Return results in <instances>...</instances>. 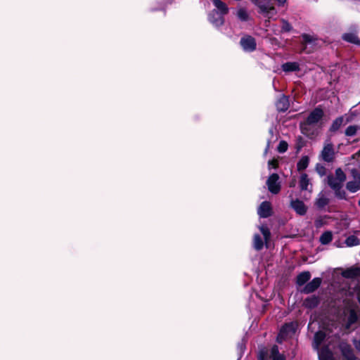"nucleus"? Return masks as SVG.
I'll list each match as a JSON object with an SVG mask.
<instances>
[{"label": "nucleus", "mask_w": 360, "mask_h": 360, "mask_svg": "<svg viewBox=\"0 0 360 360\" xmlns=\"http://www.w3.org/2000/svg\"><path fill=\"white\" fill-rule=\"evenodd\" d=\"M346 178V174L340 168L336 169L334 174L327 176L328 185L334 191L335 197L341 200L347 199L346 191L343 189Z\"/></svg>", "instance_id": "nucleus-1"}, {"label": "nucleus", "mask_w": 360, "mask_h": 360, "mask_svg": "<svg viewBox=\"0 0 360 360\" xmlns=\"http://www.w3.org/2000/svg\"><path fill=\"white\" fill-rule=\"evenodd\" d=\"M259 8V12L265 17L271 18L276 14L271 0H251Z\"/></svg>", "instance_id": "nucleus-2"}, {"label": "nucleus", "mask_w": 360, "mask_h": 360, "mask_svg": "<svg viewBox=\"0 0 360 360\" xmlns=\"http://www.w3.org/2000/svg\"><path fill=\"white\" fill-rule=\"evenodd\" d=\"M297 328V323L294 322H290L285 324L278 333L277 337V341L278 342H282V341L286 340L288 338H291L295 335Z\"/></svg>", "instance_id": "nucleus-3"}, {"label": "nucleus", "mask_w": 360, "mask_h": 360, "mask_svg": "<svg viewBox=\"0 0 360 360\" xmlns=\"http://www.w3.org/2000/svg\"><path fill=\"white\" fill-rule=\"evenodd\" d=\"M323 114V111L321 108H316L309 113L306 121L302 124V129L306 128V125L317 124L322 119Z\"/></svg>", "instance_id": "nucleus-4"}, {"label": "nucleus", "mask_w": 360, "mask_h": 360, "mask_svg": "<svg viewBox=\"0 0 360 360\" xmlns=\"http://www.w3.org/2000/svg\"><path fill=\"white\" fill-rule=\"evenodd\" d=\"M351 173L353 179L347 181L346 188L351 193H356L360 190V174L356 169H352Z\"/></svg>", "instance_id": "nucleus-5"}, {"label": "nucleus", "mask_w": 360, "mask_h": 360, "mask_svg": "<svg viewBox=\"0 0 360 360\" xmlns=\"http://www.w3.org/2000/svg\"><path fill=\"white\" fill-rule=\"evenodd\" d=\"M321 157L325 162H331L333 161L335 158V151L333 145L330 141H326L324 143Z\"/></svg>", "instance_id": "nucleus-6"}, {"label": "nucleus", "mask_w": 360, "mask_h": 360, "mask_svg": "<svg viewBox=\"0 0 360 360\" xmlns=\"http://www.w3.org/2000/svg\"><path fill=\"white\" fill-rule=\"evenodd\" d=\"M269 191L273 194H277L281 190V183L277 174H272L266 181Z\"/></svg>", "instance_id": "nucleus-7"}, {"label": "nucleus", "mask_w": 360, "mask_h": 360, "mask_svg": "<svg viewBox=\"0 0 360 360\" xmlns=\"http://www.w3.org/2000/svg\"><path fill=\"white\" fill-rule=\"evenodd\" d=\"M240 45L244 51L251 52L256 49L255 39L251 36H245L241 38Z\"/></svg>", "instance_id": "nucleus-8"}, {"label": "nucleus", "mask_w": 360, "mask_h": 360, "mask_svg": "<svg viewBox=\"0 0 360 360\" xmlns=\"http://www.w3.org/2000/svg\"><path fill=\"white\" fill-rule=\"evenodd\" d=\"M340 350L342 354V356L347 360H355L356 356L354 355V351L351 346L347 342H341L339 345Z\"/></svg>", "instance_id": "nucleus-9"}, {"label": "nucleus", "mask_w": 360, "mask_h": 360, "mask_svg": "<svg viewBox=\"0 0 360 360\" xmlns=\"http://www.w3.org/2000/svg\"><path fill=\"white\" fill-rule=\"evenodd\" d=\"M259 360H285V357L279 353L278 347L274 345L271 349V353L269 358L263 353H260Z\"/></svg>", "instance_id": "nucleus-10"}, {"label": "nucleus", "mask_w": 360, "mask_h": 360, "mask_svg": "<svg viewBox=\"0 0 360 360\" xmlns=\"http://www.w3.org/2000/svg\"><path fill=\"white\" fill-rule=\"evenodd\" d=\"M352 120L353 117L352 114L345 115L344 116L340 117L333 121L330 129L332 131H337L342 124H347Z\"/></svg>", "instance_id": "nucleus-11"}, {"label": "nucleus", "mask_w": 360, "mask_h": 360, "mask_svg": "<svg viewBox=\"0 0 360 360\" xmlns=\"http://www.w3.org/2000/svg\"><path fill=\"white\" fill-rule=\"evenodd\" d=\"M290 207L299 215H304L307 210V207L304 203L298 199L292 200L290 202Z\"/></svg>", "instance_id": "nucleus-12"}, {"label": "nucleus", "mask_w": 360, "mask_h": 360, "mask_svg": "<svg viewBox=\"0 0 360 360\" xmlns=\"http://www.w3.org/2000/svg\"><path fill=\"white\" fill-rule=\"evenodd\" d=\"M257 213L260 217L266 218L271 214V206L269 202L264 201L262 202L257 210Z\"/></svg>", "instance_id": "nucleus-13"}, {"label": "nucleus", "mask_w": 360, "mask_h": 360, "mask_svg": "<svg viewBox=\"0 0 360 360\" xmlns=\"http://www.w3.org/2000/svg\"><path fill=\"white\" fill-rule=\"evenodd\" d=\"M209 21L215 27L222 25L224 22L223 15L214 11L209 15Z\"/></svg>", "instance_id": "nucleus-14"}, {"label": "nucleus", "mask_w": 360, "mask_h": 360, "mask_svg": "<svg viewBox=\"0 0 360 360\" xmlns=\"http://www.w3.org/2000/svg\"><path fill=\"white\" fill-rule=\"evenodd\" d=\"M321 284V278H314L311 281L308 283L302 290L304 293H311L316 290Z\"/></svg>", "instance_id": "nucleus-15"}, {"label": "nucleus", "mask_w": 360, "mask_h": 360, "mask_svg": "<svg viewBox=\"0 0 360 360\" xmlns=\"http://www.w3.org/2000/svg\"><path fill=\"white\" fill-rule=\"evenodd\" d=\"M302 43L305 46V49H307L308 46L314 47L318 44L319 40L314 35L304 34L302 35Z\"/></svg>", "instance_id": "nucleus-16"}, {"label": "nucleus", "mask_w": 360, "mask_h": 360, "mask_svg": "<svg viewBox=\"0 0 360 360\" xmlns=\"http://www.w3.org/2000/svg\"><path fill=\"white\" fill-rule=\"evenodd\" d=\"M290 103L288 98L285 96H281L276 103V108L278 111L284 112L289 108Z\"/></svg>", "instance_id": "nucleus-17"}, {"label": "nucleus", "mask_w": 360, "mask_h": 360, "mask_svg": "<svg viewBox=\"0 0 360 360\" xmlns=\"http://www.w3.org/2000/svg\"><path fill=\"white\" fill-rule=\"evenodd\" d=\"M329 203V198L323 193H320L315 202V205L320 210L325 208Z\"/></svg>", "instance_id": "nucleus-18"}, {"label": "nucleus", "mask_w": 360, "mask_h": 360, "mask_svg": "<svg viewBox=\"0 0 360 360\" xmlns=\"http://www.w3.org/2000/svg\"><path fill=\"white\" fill-rule=\"evenodd\" d=\"M318 354L319 360H335L333 352L328 347L319 350Z\"/></svg>", "instance_id": "nucleus-19"}, {"label": "nucleus", "mask_w": 360, "mask_h": 360, "mask_svg": "<svg viewBox=\"0 0 360 360\" xmlns=\"http://www.w3.org/2000/svg\"><path fill=\"white\" fill-rule=\"evenodd\" d=\"M345 278H354L360 276V267H352L342 271Z\"/></svg>", "instance_id": "nucleus-20"}, {"label": "nucleus", "mask_w": 360, "mask_h": 360, "mask_svg": "<svg viewBox=\"0 0 360 360\" xmlns=\"http://www.w3.org/2000/svg\"><path fill=\"white\" fill-rule=\"evenodd\" d=\"M357 319L358 316L356 311L354 309H350L348 316L347 317L345 328L347 329L350 328V327L357 321Z\"/></svg>", "instance_id": "nucleus-21"}, {"label": "nucleus", "mask_w": 360, "mask_h": 360, "mask_svg": "<svg viewBox=\"0 0 360 360\" xmlns=\"http://www.w3.org/2000/svg\"><path fill=\"white\" fill-rule=\"evenodd\" d=\"M281 68L285 72H295L300 70V64L297 62H288L283 63Z\"/></svg>", "instance_id": "nucleus-22"}, {"label": "nucleus", "mask_w": 360, "mask_h": 360, "mask_svg": "<svg viewBox=\"0 0 360 360\" xmlns=\"http://www.w3.org/2000/svg\"><path fill=\"white\" fill-rule=\"evenodd\" d=\"M327 335L328 334L323 331H318L315 333L314 338V347L316 349H319V346Z\"/></svg>", "instance_id": "nucleus-23"}, {"label": "nucleus", "mask_w": 360, "mask_h": 360, "mask_svg": "<svg viewBox=\"0 0 360 360\" xmlns=\"http://www.w3.org/2000/svg\"><path fill=\"white\" fill-rule=\"evenodd\" d=\"M319 297L316 296H311L304 300L303 305L309 309L316 307L319 304Z\"/></svg>", "instance_id": "nucleus-24"}, {"label": "nucleus", "mask_w": 360, "mask_h": 360, "mask_svg": "<svg viewBox=\"0 0 360 360\" xmlns=\"http://www.w3.org/2000/svg\"><path fill=\"white\" fill-rule=\"evenodd\" d=\"M213 4L219 11V14L225 15L228 13L229 8L225 3L220 0H212Z\"/></svg>", "instance_id": "nucleus-25"}, {"label": "nucleus", "mask_w": 360, "mask_h": 360, "mask_svg": "<svg viewBox=\"0 0 360 360\" xmlns=\"http://www.w3.org/2000/svg\"><path fill=\"white\" fill-rule=\"evenodd\" d=\"M236 15L240 20L243 22L248 21L250 19L249 13L245 8H238Z\"/></svg>", "instance_id": "nucleus-26"}, {"label": "nucleus", "mask_w": 360, "mask_h": 360, "mask_svg": "<svg viewBox=\"0 0 360 360\" xmlns=\"http://www.w3.org/2000/svg\"><path fill=\"white\" fill-rule=\"evenodd\" d=\"M311 278V274L309 271H304L300 274L297 277V283L299 285H302L307 283Z\"/></svg>", "instance_id": "nucleus-27"}, {"label": "nucleus", "mask_w": 360, "mask_h": 360, "mask_svg": "<svg viewBox=\"0 0 360 360\" xmlns=\"http://www.w3.org/2000/svg\"><path fill=\"white\" fill-rule=\"evenodd\" d=\"M342 39L346 41L353 44H360V40L359 39L357 35L354 33H345L342 35Z\"/></svg>", "instance_id": "nucleus-28"}, {"label": "nucleus", "mask_w": 360, "mask_h": 360, "mask_svg": "<svg viewBox=\"0 0 360 360\" xmlns=\"http://www.w3.org/2000/svg\"><path fill=\"white\" fill-rule=\"evenodd\" d=\"M253 246L255 250H260L263 248L264 242L259 234H255L253 238Z\"/></svg>", "instance_id": "nucleus-29"}, {"label": "nucleus", "mask_w": 360, "mask_h": 360, "mask_svg": "<svg viewBox=\"0 0 360 360\" xmlns=\"http://www.w3.org/2000/svg\"><path fill=\"white\" fill-rule=\"evenodd\" d=\"M360 130V125H350L345 130V135L347 136H353Z\"/></svg>", "instance_id": "nucleus-30"}, {"label": "nucleus", "mask_w": 360, "mask_h": 360, "mask_svg": "<svg viewBox=\"0 0 360 360\" xmlns=\"http://www.w3.org/2000/svg\"><path fill=\"white\" fill-rule=\"evenodd\" d=\"M309 158L307 156L302 157L297 162V167L299 171L305 169L309 165Z\"/></svg>", "instance_id": "nucleus-31"}, {"label": "nucleus", "mask_w": 360, "mask_h": 360, "mask_svg": "<svg viewBox=\"0 0 360 360\" xmlns=\"http://www.w3.org/2000/svg\"><path fill=\"white\" fill-rule=\"evenodd\" d=\"M309 184V180L306 174H302L300 176V186L302 190H307Z\"/></svg>", "instance_id": "nucleus-32"}, {"label": "nucleus", "mask_w": 360, "mask_h": 360, "mask_svg": "<svg viewBox=\"0 0 360 360\" xmlns=\"http://www.w3.org/2000/svg\"><path fill=\"white\" fill-rule=\"evenodd\" d=\"M359 243V239L354 235L348 236L345 240L346 245L349 247L358 245Z\"/></svg>", "instance_id": "nucleus-33"}, {"label": "nucleus", "mask_w": 360, "mask_h": 360, "mask_svg": "<svg viewBox=\"0 0 360 360\" xmlns=\"http://www.w3.org/2000/svg\"><path fill=\"white\" fill-rule=\"evenodd\" d=\"M332 238H333V236H332L331 232L326 231V232H324L321 236L320 242L321 243V244L326 245L332 240Z\"/></svg>", "instance_id": "nucleus-34"}, {"label": "nucleus", "mask_w": 360, "mask_h": 360, "mask_svg": "<svg viewBox=\"0 0 360 360\" xmlns=\"http://www.w3.org/2000/svg\"><path fill=\"white\" fill-rule=\"evenodd\" d=\"M259 230L262 233L266 243H267L270 238V231L268 227L265 225H262L259 226Z\"/></svg>", "instance_id": "nucleus-35"}, {"label": "nucleus", "mask_w": 360, "mask_h": 360, "mask_svg": "<svg viewBox=\"0 0 360 360\" xmlns=\"http://www.w3.org/2000/svg\"><path fill=\"white\" fill-rule=\"evenodd\" d=\"M288 145L286 141H281L277 147V150L279 153H285L288 150Z\"/></svg>", "instance_id": "nucleus-36"}, {"label": "nucleus", "mask_w": 360, "mask_h": 360, "mask_svg": "<svg viewBox=\"0 0 360 360\" xmlns=\"http://www.w3.org/2000/svg\"><path fill=\"white\" fill-rule=\"evenodd\" d=\"M352 160H356V162H354L352 164L356 165L360 169V150L352 156Z\"/></svg>", "instance_id": "nucleus-37"}, {"label": "nucleus", "mask_w": 360, "mask_h": 360, "mask_svg": "<svg viewBox=\"0 0 360 360\" xmlns=\"http://www.w3.org/2000/svg\"><path fill=\"white\" fill-rule=\"evenodd\" d=\"M282 31L283 32H289L290 30H291V26L285 20H282Z\"/></svg>", "instance_id": "nucleus-38"}, {"label": "nucleus", "mask_w": 360, "mask_h": 360, "mask_svg": "<svg viewBox=\"0 0 360 360\" xmlns=\"http://www.w3.org/2000/svg\"><path fill=\"white\" fill-rule=\"evenodd\" d=\"M278 162L276 160H271L268 162L269 168H276L277 167Z\"/></svg>", "instance_id": "nucleus-39"}, {"label": "nucleus", "mask_w": 360, "mask_h": 360, "mask_svg": "<svg viewBox=\"0 0 360 360\" xmlns=\"http://www.w3.org/2000/svg\"><path fill=\"white\" fill-rule=\"evenodd\" d=\"M325 167L323 166H317L316 171L319 174L320 176H323L325 174Z\"/></svg>", "instance_id": "nucleus-40"}, {"label": "nucleus", "mask_w": 360, "mask_h": 360, "mask_svg": "<svg viewBox=\"0 0 360 360\" xmlns=\"http://www.w3.org/2000/svg\"><path fill=\"white\" fill-rule=\"evenodd\" d=\"M287 0H276L278 6H283Z\"/></svg>", "instance_id": "nucleus-41"}, {"label": "nucleus", "mask_w": 360, "mask_h": 360, "mask_svg": "<svg viewBox=\"0 0 360 360\" xmlns=\"http://www.w3.org/2000/svg\"><path fill=\"white\" fill-rule=\"evenodd\" d=\"M296 184V179H292V181L290 182V187H294Z\"/></svg>", "instance_id": "nucleus-42"}, {"label": "nucleus", "mask_w": 360, "mask_h": 360, "mask_svg": "<svg viewBox=\"0 0 360 360\" xmlns=\"http://www.w3.org/2000/svg\"><path fill=\"white\" fill-rule=\"evenodd\" d=\"M269 146V143H268L267 146H266V148L265 152H264L265 153H267V150H268Z\"/></svg>", "instance_id": "nucleus-43"}, {"label": "nucleus", "mask_w": 360, "mask_h": 360, "mask_svg": "<svg viewBox=\"0 0 360 360\" xmlns=\"http://www.w3.org/2000/svg\"><path fill=\"white\" fill-rule=\"evenodd\" d=\"M270 132H271V133H272V132H273V129H270Z\"/></svg>", "instance_id": "nucleus-44"}, {"label": "nucleus", "mask_w": 360, "mask_h": 360, "mask_svg": "<svg viewBox=\"0 0 360 360\" xmlns=\"http://www.w3.org/2000/svg\"><path fill=\"white\" fill-rule=\"evenodd\" d=\"M359 205L360 206V199H359Z\"/></svg>", "instance_id": "nucleus-45"}]
</instances>
